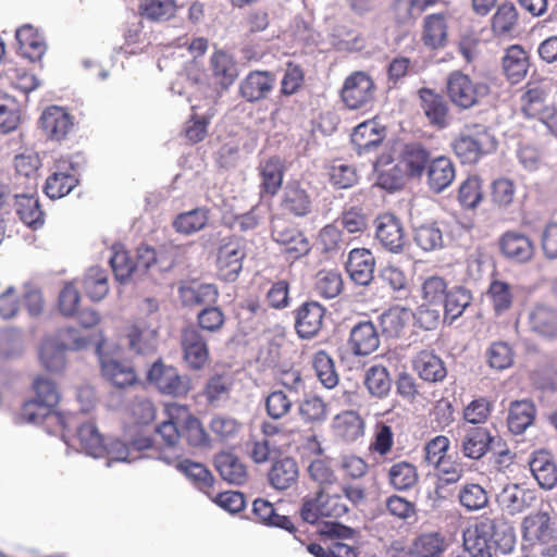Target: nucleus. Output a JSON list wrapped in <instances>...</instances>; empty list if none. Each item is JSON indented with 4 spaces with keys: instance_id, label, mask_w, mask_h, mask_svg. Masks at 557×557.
I'll list each match as a JSON object with an SVG mask.
<instances>
[{
    "instance_id": "a211bd4d",
    "label": "nucleus",
    "mask_w": 557,
    "mask_h": 557,
    "mask_svg": "<svg viewBox=\"0 0 557 557\" xmlns=\"http://www.w3.org/2000/svg\"><path fill=\"white\" fill-rule=\"evenodd\" d=\"M275 85V77L268 71H251L239 83L238 92L253 103L268 97Z\"/></svg>"
},
{
    "instance_id": "0e129e2a",
    "label": "nucleus",
    "mask_w": 557,
    "mask_h": 557,
    "mask_svg": "<svg viewBox=\"0 0 557 557\" xmlns=\"http://www.w3.org/2000/svg\"><path fill=\"white\" fill-rule=\"evenodd\" d=\"M459 502L468 511L483 509L488 504V494L480 484L467 483L458 494Z\"/></svg>"
},
{
    "instance_id": "4468645a",
    "label": "nucleus",
    "mask_w": 557,
    "mask_h": 557,
    "mask_svg": "<svg viewBox=\"0 0 557 557\" xmlns=\"http://www.w3.org/2000/svg\"><path fill=\"white\" fill-rule=\"evenodd\" d=\"M325 308L317 301H306L295 311V330L302 339H309L320 332Z\"/></svg>"
},
{
    "instance_id": "c03bdc74",
    "label": "nucleus",
    "mask_w": 557,
    "mask_h": 557,
    "mask_svg": "<svg viewBox=\"0 0 557 557\" xmlns=\"http://www.w3.org/2000/svg\"><path fill=\"white\" fill-rule=\"evenodd\" d=\"M420 98L422 101V109L431 124L444 128L447 126V104L445 100L434 94L431 89H421Z\"/></svg>"
},
{
    "instance_id": "774afa93",
    "label": "nucleus",
    "mask_w": 557,
    "mask_h": 557,
    "mask_svg": "<svg viewBox=\"0 0 557 557\" xmlns=\"http://www.w3.org/2000/svg\"><path fill=\"white\" fill-rule=\"evenodd\" d=\"M264 408L272 420H282L292 411L293 400L284 391L276 389L264 398Z\"/></svg>"
},
{
    "instance_id": "a19ab883",
    "label": "nucleus",
    "mask_w": 557,
    "mask_h": 557,
    "mask_svg": "<svg viewBox=\"0 0 557 557\" xmlns=\"http://www.w3.org/2000/svg\"><path fill=\"white\" fill-rule=\"evenodd\" d=\"M536 409L532 401L515 400L508 409L507 424L513 434H522L534 421Z\"/></svg>"
},
{
    "instance_id": "bb28decb",
    "label": "nucleus",
    "mask_w": 557,
    "mask_h": 557,
    "mask_svg": "<svg viewBox=\"0 0 557 557\" xmlns=\"http://www.w3.org/2000/svg\"><path fill=\"white\" fill-rule=\"evenodd\" d=\"M210 70L214 83L223 90H227L239 75L236 61L223 50H216L210 57Z\"/></svg>"
},
{
    "instance_id": "39448f33",
    "label": "nucleus",
    "mask_w": 557,
    "mask_h": 557,
    "mask_svg": "<svg viewBox=\"0 0 557 557\" xmlns=\"http://www.w3.org/2000/svg\"><path fill=\"white\" fill-rule=\"evenodd\" d=\"M147 377L160 393L173 397L185 396L191 388V381L188 375H181L175 368L166 367L160 361L152 364Z\"/></svg>"
},
{
    "instance_id": "393cba45",
    "label": "nucleus",
    "mask_w": 557,
    "mask_h": 557,
    "mask_svg": "<svg viewBox=\"0 0 557 557\" xmlns=\"http://www.w3.org/2000/svg\"><path fill=\"white\" fill-rule=\"evenodd\" d=\"M499 247L503 255L515 262L524 263L531 260L534 253V246L531 239L516 231H509L503 234L499 240Z\"/></svg>"
},
{
    "instance_id": "49530a36",
    "label": "nucleus",
    "mask_w": 557,
    "mask_h": 557,
    "mask_svg": "<svg viewBox=\"0 0 557 557\" xmlns=\"http://www.w3.org/2000/svg\"><path fill=\"white\" fill-rule=\"evenodd\" d=\"M531 329L540 335L553 337L557 334V312L546 306H536L529 314Z\"/></svg>"
},
{
    "instance_id": "1a4fd4ad",
    "label": "nucleus",
    "mask_w": 557,
    "mask_h": 557,
    "mask_svg": "<svg viewBox=\"0 0 557 557\" xmlns=\"http://www.w3.org/2000/svg\"><path fill=\"white\" fill-rule=\"evenodd\" d=\"M375 239L392 253H401L406 246V235L400 219L391 213L379 215L375 221Z\"/></svg>"
},
{
    "instance_id": "aec40b11",
    "label": "nucleus",
    "mask_w": 557,
    "mask_h": 557,
    "mask_svg": "<svg viewBox=\"0 0 557 557\" xmlns=\"http://www.w3.org/2000/svg\"><path fill=\"white\" fill-rule=\"evenodd\" d=\"M492 524L481 520L463 533L465 550L473 557H492L496 552L491 543Z\"/></svg>"
},
{
    "instance_id": "b1692460",
    "label": "nucleus",
    "mask_w": 557,
    "mask_h": 557,
    "mask_svg": "<svg viewBox=\"0 0 557 557\" xmlns=\"http://www.w3.org/2000/svg\"><path fill=\"white\" fill-rule=\"evenodd\" d=\"M421 40L431 49H442L448 41V23L445 13L429 14L423 18Z\"/></svg>"
},
{
    "instance_id": "473e14b6",
    "label": "nucleus",
    "mask_w": 557,
    "mask_h": 557,
    "mask_svg": "<svg viewBox=\"0 0 557 557\" xmlns=\"http://www.w3.org/2000/svg\"><path fill=\"white\" fill-rule=\"evenodd\" d=\"M253 520L267 527H275L288 531L294 534L296 528L290 518L284 515H278L273 506L267 499L257 498L252 503Z\"/></svg>"
},
{
    "instance_id": "de8ad7c7",
    "label": "nucleus",
    "mask_w": 557,
    "mask_h": 557,
    "mask_svg": "<svg viewBox=\"0 0 557 557\" xmlns=\"http://www.w3.org/2000/svg\"><path fill=\"white\" fill-rule=\"evenodd\" d=\"M530 470L537 483L546 490L553 488L557 483V469L545 453H539L530 461Z\"/></svg>"
},
{
    "instance_id": "338daca9",
    "label": "nucleus",
    "mask_w": 557,
    "mask_h": 557,
    "mask_svg": "<svg viewBox=\"0 0 557 557\" xmlns=\"http://www.w3.org/2000/svg\"><path fill=\"white\" fill-rule=\"evenodd\" d=\"M458 200L466 209L476 208L483 200L482 181L472 175L465 180L458 190Z\"/></svg>"
},
{
    "instance_id": "dca6fc26",
    "label": "nucleus",
    "mask_w": 557,
    "mask_h": 557,
    "mask_svg": "<svg viewBox=\"0 0 557 557\" xmlns=\"http://www.w3.org/2000/svg\"><path fill=\"white\" fill-rule=\"evenodd\" d=\"M177 423L182 424L181 443L185 442L188 446L194 448H209L210 436L206 432L200 420L195 417L187 406L183 405V409H178L174 416Z\"/></svg>"
},
{
    "instance_id": "09e8293b",
    "label": "nucleus",
    "mask_w": 557,
    "mask_h": 557,
    "mask_svg": "<svg viewBox=\"0 0 557 557\" xmlns=\"http://www.w3.org/2000/svg\"><path fill=\"white\" fill-rule=\"evenodd\" d=\"M334 428L337 434L347 442H355L363 435V420L352 410L336 416Z\"/></svg>"
},
{
    "instance_id": "f3484780",
    "label": "nucleus",
    "mask_w": 557,
    "mask_h": 557,
    "mask_svg": "<svg viewBox=\"0 0 557 557\" xmlns=\"http://www.w3.org/2000/svg\"><path fill=\"white\" fill-rule=\"evenodd\" d=\"M374 172L376 185L388 191L400 189L408 176L400 162L395 161L388 153H384L376 159Z\"/></svg>"
},
{
    "instance_id": "a878e982",
    "label": "nucleus",
    "mask_w": 557,
    "mask_h": 557,
    "mask_svg": "<svg viewBox=\"0 0 557 557\" xmlns=\"http://www.w3.org/2000/svg\"><path fill=\"white\" fill-rule=\"evenodd\" d=\"M431 152L419 143H410L404 146L400 152V164L410 178H421L430 162Z\"/></svg>"
},
{
    "instance_id": "e433bc0d",
    "label": "nucleus",
    "mask_w": 557,
    "mask_h": 557,
    "mask_svg": "<svg viewBox=\"0 0 557 557\" xmlns=\"http://www.w3.org/2000/svg\"><path fill=\"white\" fill-rule=\"evenodd\" d=\"M214 466L221 478L235 485L244 484L248 478L245 463L231 453H220L214 458Z\"/></svg>"
},
{
    "instance_id": "69168bd1",
    "label": "nucleus",
    "mask_w": 557,
    "mask_h": 557,
    "mask_svg": "<svg viewBox=\"0 0 557 557\" xmlns=\"http://www.w3.org/2000/svg\"><path fill=\"white\" fill-rule=\"evenodd\" d=\"M136 274H144L151 269L166 271L172 267L171 261H164L157 251L147 245H141L137 249L136 256Z\"/></svg>"
},
{
    "instance_id": "603ef678",
    "label": "nucleus",
    "mask_w": 557,
    "mask_h": 557,
    "mask_svg": "<svg viewBox=\"0 0 557 557\" xmlns=\"http://www.w3.org/2000/svg\"><path fill=\"white\" fill-rule=\"evenodd\" d=\"M419 475L417 468L407 461H399L388 469V482L397 491H408L416 485Z\"/></svg>"
},
{
    "instance_id": "72a5a7b5",
    "label": "nucleus",
    "mask_w": 557,
    "mask_h": 557,
    "mask_svg": "<svg viewBox=\"0 0 557 557\" xmlns=\"http://www.w3.org/2000/svg\"><path fill=\"white\" fill-rule=\"evenodd\" d=\"M523 536L530 543H548L554 536L550 517L546 512L529 515L522 522Z\"/></svg>"
},
{
    "instance_id": "13d9d810",
    "label": "nucleus",
    "mask_w": 557,
    "mask_h": 557,
    "mask_svg": "<svg viewBox=\"0 0 557 557\" xmlns=\"http://www.w3.org/2000/svg\"><path fill=\"white\" fill-rule=\"evenodd\" d=\"M208 222V211L197 208L180 213L173 221V227L177 233L190 235L202 230Z\"/></svg>"
},
{
    "instance_id": "4be33fe9",
    "label": "nucleus",
    "mask_w": 557,
    "mask_h": 557,
    "mask_svg": "<svg viewBox=\"0 0 557 557\" xmlns=\"http://www.w3.org/2000/svg\"><path fill=\"white\" fill-rule=\"evenodd\" d=\"M426 185L434 194L446 190L456 178L454 162L444 156L433 158L425 171Z\"/></svg>"
},
{
    "instance_id": "6e6d98bb",
    "label": "nucleus",
    "mask_w": 557,
    "mask_h": 557,
    "mask_svg": "<svg viewBox=\"0 0 557 557\" xmlns=\"http://www.w3.org/2000/svg\"><path fill=\"white\" fill-rule=\"evenodd\" d=\"M176 469L184 473V475L191 481L197 488L209 495L207 490L213 485L214 479L211 472L202 463L184 459L176 463Z\"/></svg>"
},
{
    "instance_id": "ea45409f",
    "label": "nucleus",
    "mask_w": 557,
    "mask_h": 557,
    "mask_svg": "<svg viewBox=\"0 0 557 557\" xmlns=\"http://www.w3.org/2000/svg\"><path fill=\"white\" fill-rule=\"evenodd\" d=\"M298 466L295 459L285 457L273 462L269 471V482L275 490L289 488L298 480Z\"/></svg>"
},
{
    "instance_id": "a18cd8bd",
    "label": "nucleus",
    "mask_w": 557,
    "mask_h": 557,
    "mask_svg": "<svg viewBox=\"0 0 557 557\" xmlns=\"http://www.w3.org/2000/svg\"><path fill=\"white\" fill-rule=\"evenodd\" d=\"M180 297L184 305H206L210 306L218 300V287L213 284H187L178 289Z\"/></svg>"
},
{
    "instance_id": "5fc2aeb1",
    "label": "nucleus",
    "mask_w": 557,
    "mask_h": 557,
    "mask_svg": "<svg viewBox=\"0 0 557 557\" xmlns=\"http://www.w3.org/2000/svg\"><path fill=\"white\" fill-rule=\"evenodd\" d=\"M518 12L513 3L498 5L492 17V30L496 36H509L517 27Z\"/></svg>"
},
{
    "instance_id": "e2e57ef3",
    "label": "nucleus",
    "mask_w": 557,
    "mask_h": 557,
    "mask_svg": "<svg viewBox=\"0 0 557 557\" xmlns=\"http://www.w3.org/2000/svg\"><path fill=\"white\" fill-rule=\"evenodd\" d=\"M312 366L315 374L325 388H333L338 384V374L335 371L333 359L324 350L313 356Z\"/></svg>"
},
{
    "instance_id": "423d86ee",
    "label": "nucleus",
    "mask_w": 557,
    "mask_h": 557,
    "mask_svg": "<svg viewBox=\"0 0 557 557\" xmlns=\"http://www.w3.org/2000/svg\"><path fill=\"white\" fill-rule=\"evenodd\" d=\"M500 446L502 440L492 436L490 431L482 426L468 429L461 441L462 454L474 460L482 458L488 450H493L499 457L509 456V450H503Z\"/></svg>"
},
{
    "instance_id": "f257e3e1",
    "label": "nucleus",
    "mask_w": 557,
    "mask_h": 557,
    "mask_svg": "<svg viewBox=\"0 0 557 557\" xmlns=\"http://www.w3.org/2000/svg\"><path fill=\"white\" fill-rule=\"evenodd\" d=\"M81 450L95 459L106 458V467L110 468L115 461L132 458L129 447L117 437H103L98 426L91 422L82 423L76 433Z\"/></svg>"
},
{
    "instance_id": "79ce46f5",
    "label": "nucleus",
    "mask_w": 557,
    "mask_h": 557,
    "mask_svg": "<svg viewBox=\"0 0 557 557\" xmlns=\"http://www.w3.org/2000/svg\"><path fill=\"white\" fill-rule=\"evenodd\" d=\"M413 242L425 252L444 248L443 231L436 222H425L413 226Z\"/></svg>"
},
{
    "instance_id": "3c124183",
    "label": "nucleus",
    "mask_w": 557,
    "mask_h": 557,
    "mask_svg": "<svg viewBox=\"0 0 557 557\" xmlns=\"http://www.w3.org/2000/svg\"><path fill=\"white\" fill-rule=\"evenodd\" d=\"M178 409H183V405L175 403L166 405V419L157 428V433L160 434L164 444L169 448L174 449L181 443L182 424H178L174 419V416L177 413Z\"/></svg>"
},
{
    "instance_id": "412c9836",
    "label": "nucleus",
    "mask_w": 557,
    "mask_h": 557,
    "mask_svg": "<svg viewBox=\"0 0 557 557\" xmlns=\"http://www.w3.org/2000/svg\"><path fill=\"white\" fill-rule=\"evenodd\" d=\"M375 259L367 248L350 250L346 261V271L358 285L367 286L373 280Z\"/></svg>"
},
{
    "instance_id": "ddd939ff",
    "label": "nucleus",
    "mask_w": 557,
    "mask_h": 557,
    "mask_svg": "<svg viewBox=\"0 0 557 557\" xmlns=\"http://www.w3.org/2000/svg\"><path fill=\"white\" fill-rule=\"evenodd\" d=\"M103 377L117 388H126L137 382L134 369L120 360L106 355L102 351V344L96 348Z\"/></svg>"
},
{
    "instance_id": "680f3d73",
    "label": "nucleus",
    "mask_w": 557,
    "mask_h": 557,
    "mask_svg": "<svg viewBox=\"0 0 557 557\" xmlns=\"http://www.w3.org/2000/svg\"><path fill=\"white\" fill-rule=\"evenodd\" d=\"M343 290V278L337 271H320L314 283V293L325 299L337 297Z\"/></svg>"
},
{
    "instance_id": "c85d7f7f",
    "label": "nucleus",
    "mask_w": 557,
    "mask_h": 557,
    "mask_svg": "<svg viewBox=\"0 0 557 557\" xmlns=\"http://www.w3.org/2000/svg\"><path fill=\"white\" fill-rule=\"evenodd\" d=\"M40 125L48 137L54 140H61L72 128L73 121L65 109L51 106L42 112Z\"/></svg>"
},
{
    "instance_id": "5701e85b",
    "label": "nucleus",
    "mask_w": 557,
    "mask_h": 557,
    "mask_svg": "<svg viewBox=\"0 0 557 557\" xmlns=\"http://www.w3.org/2000/svg\"><path fill=\"white\" fill-rule=\"evenodd\" d=\"M348 344L356 356H369L379 348L380 335L371 321H362L351 329Z\"/></svg>"
},
{
    "instance_id": "58836bf2",
    "label": "nucleus",
    "mask_w": 557,
    "mask_h": 557,
    "mask_svg": "<svg viewBox=\"0 0 557 557\" xmlns=\"http://www.w3.org/2000/svg\"><path fill=\"white\" fill-rule=\"evenodd\" d=\"M14 199L21 221L34 230L40 228L45 223V215L38 198L34 194H15Z\"/></svg>"
},
{
    "instance_id": "f704fd0d",
    "label": "nucleus",
    "mask_w": 557,
    "mask_h": 557,
    "mask_svg": "<svg viewBox=\"0 0 557 557\" xmlns=\"http://www.w3.org/2000/svg\"><path fill=\"white\" fill-rule=\"evenodd\" d=\"M532 496L518 484H507L496 496L498 506L510 516L525 510L530 506Z\"/></svg>"
},
{
    "instance_id": "f8f14e48",
    "label": "nucleus",
    "mask_w": 557,
    "mask_h": 557,
    "mask_svg": "<svg viewBox=\"0 0 557 557\" xmlns=\"http://www.w3.org/2000/svg\"><path fill=\"white\" fill-rule=\"evenodd\" d=\"M183 360L190 370H201L209 361V348L205 336L195 327L183 331L181 337Z\"/></svg>"
},
{
    "instance_id": "9b49d317",
    "label": "nucleus",
    "mask_w": 557,
    "mask_h": 557,
    "mask_svg": "<svg viewBox=\"0 0 557 557\" xmlns=\"http://www.w3.org/2000/svg\"><path fill=\"white\" fill-rule=\"evenodd\" d=\"M159 324L154 317L138 320L128 327L126 338L131 351L149 355L157 350Z\"/></svg>"
},
{
    "instance_id": "4c0bfd02",
    "label": "nucleus",
    "mask_w": 557,
    "mask_h": 557,
    "mask_svg": "<svg viewBox=\"0 0 557 557\" xmlns=\"http://www.w3.org/2000/svg\"><path fill=\"white\" fill-rule=\"evenodd\" d=\"M284 173V162L277 157H272L260 162L259 175L261 178V193L274 196L282 186Z\"/></svg>"
},
{
    "instance_id": "f03ea898",
    "label": "nucleus",
    "mask_w": 557,
    "mask_h": 557,
    "mask_svg": "<svg viewBox=\"0 0 557 557\" xmlns=\"http://www.w3.org/2000/svg\"><path fill=\"white\" fill-rule=\"evenodd\" d=\"M88 341L73 327L59 331L58 338H47L39 350L42 367L51 372H59L65 366V350H79L87 346Z\"/></svg>"
},
{
    "instance_id": "20e7f679",
    "label": "nucleus",
    "mask_w": 557,
    "mask_h": 557,
    "mask_svg": "<svg viewBox=\"0 0 557 557\" xmlns=\"http://www.w3.org/2000/svg\"><path fill=\"white\" fill-rule=\"evenodd\" d=\"M375 85L364 72H355L344 82L341 96L346 108L368 110L374 100Z\"/></svg>"
},
{
    "instance_id": "37998d69",
    "label": "nucleus",
    "mask_w": 557,
    "mask_h": 557,
    "mask_svg": "<svg viewBox=\"0 0 557 557\" xmlns=\"http://www.w3.org/2000/svg\"><path fill=\"white\" fill-rule=\"evenodd\" d=\"M472 301L471 292L460 285H455L448 289L443 301L444 318L453 323L460 318Z\"/></svg>"
},
{
    "instance_id": "c756f323",
    "label": "nucleus",
    "mask_w": 557,
    "mask_h": 557,
    "mask_svg": "<svg viewBox=\"0 0 557 557\" xmlns=\"http://www.w3.org/2000/svg\"><path fill=\"white\" fill-rule=\"evenodd\" d=\"M385 137L383 127L374 121H367L354 128L351 144L359 153H368L376 149Z\"/></svg>"
},
{
    "instance_id": "7c9ffc66",
    "label": "nucleus",
    "mask_w": 557,
    "mask_h": 557,
    "mask_svg": "<svg viewBox=\"0 0 557 557\" xmlns=\"http://www.w3.org/2000/svg\"><path fill=\"white\" fill-rule=\"evenodd\" d=\"M413 368L426 382H442L447 375L444 361L434 351L422 350L413 358Z\"/></svg>"
},
{
    "instance_id": "4d7b16f0",
    "label": "nucleus",
    "mask_w": 557,
    "mask_h": 557,
    "mask_svg": "<svg viewBox=\"0 0 557 557\" xmlns=\"http://www.w3.org/2000/svg\"><path fill=\"white\" fill-rule=\"evenodd\" d=\"M492 524L491 543L495 552L508 554L512 550L515 544L513 528L502 519H484Z\"/></svg>"
},
{
    "instance_id": "052dcab7",
    "label": "nucleus",
    "mask_w": 557,
    "mask_h": 557,
    "mask_svg": "<svg viewBox=\"0 0 557 557\" xmlns=\"http://www.w3.org/2000/svg\"><path fill=\"white\" fill-rule=\"evenodd\" d=\"M298 412L305 423L322 422L327 416L326 404L320 396L308 394L299 401Z\"/></svg>"
},
{
    "instance_id": "7ed1b4c3",
    "label": "nucleus",
    "mask_w": 557,
    "mask_h": 557,
    "mask_svg": "<svg viewBox=\"0 0 557 557\" xmlns=\"http://www.w3.org/2000/svg\"><path fill=\"white\" fill-rule=\"evenodd\" d=\"M447 95L450 101L460 109H470L488 94V86L473 82L461 71L451 72L446 82Z\"/></svg>"
},
{
    "instance_id": "bf43d9fd",
    "label": "nucleus",
    "mask_w": 557,
    "mask_h": 557,
    "mask_svg": "<svg viewBox=\"0 0 557 557\" xmlns=\"http://www.w3.org/2000/svg\"><path fill=\"white\" fill-rule=\"evenodd\" d=\"M364 384L372 396L383 398L391 391L392 380L386 368L372 366L366 371Z\"/></svg>"
},
{
    "instance_id": "cd10ccee",
    "label": "nucleus",
    "mask_w": 557,
    "mask_h": 557,
    "mask_svg": "<svg viewBox=\"0 0 557 557\" xmlns=\"http://www.w3.org/2000/svg\"><path fill=\"white\" fill-rule=\"evenodd\" d=\"M281 207L296 218H304L312 211V199L299 183L293 182L284 188Z\"/></svg>"
},
{
    "instance_id": "9d476101",
    "label": "nucleus",
    "mask_w": 557,
    "mask_h": 557,
    "mask_svg": "<svg viewBox=\"0 0 557 557\" xmlns=\"http://www.w3.org/2000/svg\"><path fill=\"white\" fill-rule=\"evenodd\" d=\"M494 148V141L488 133H462L453 143V149L462 163L472 164Z\"/></svg>"
},
{
    "instance_id": "2f4dec72",
    "label": "nucleus",
    "mask_w": 557,
    "mask_h": 557,
    "mask_svg": "<svg viewBox=\"0 0 557 557\" xmlns=\"http://www.w3.org/2000/svg\"><path fill=\"white\" fill-rule=\"evenodd\" d=\"M504 74L511 84L521 82L529 70V57L519 45H512L505 50L502 59Z\"/></svg>"
},
{
    "instance_id": "6ab92c4d",
    "label": "nucleus",
    "mask_w": 557,
    "mask_h": 557,
    "mask_svg": "<svg viewBox=\"0 0 557 557\" xmlns=\"http://www.w3.org/2000/svg\"><path fill=\"white\" fill-rule=\"evenodd\" d=\"M245 251L239 242L228 239L221 244L218 251L219 274L224 281H235L242 271Z\"/></svg>"
},
{
    "instance_id": "c9c22d12",
    "label": "nucleus",
    "mask_w": 557,
    "mask_h": 557,
    "mask_svg": "<svg viewBox=\"0 0 557 557\" xmlns=\"http://www.w3.org/2000/svg\"><path fill=\"white\" fill-rule=\"evenodd\" d=\"M20 53L30 61H38L46 52V44L32 25H23L15 30Z\"/></svg>"
},
{
    "instance_id": "6e6552de",
    "label": "nucleus",
    "mask_w": 557,
    "mask_h": 557,
    "mask_svg": "<svg viewBox=\"0 0 557 557\" xmlns=\"http://www.w3.org/2000/svg\"><path fill=\"white\" fill-rule=\"evenodd\" d=\"M271 235L276 244L284 247V252L292 260H297L310 251L308 238L297 228L286 225L280 218L272 220Z\"/></svg>"
},
{
    "instance_id": "864d4df0",
    "label": "nucleus",
    "mask_w": 557,
    "mask_h": 557,
    "mask_svg": "<svg viewBox=\"0 0 557 557\" xmlns=\"http://www.w3.org/2000/svg\"><path fill=\"white\" fill-rule=\"evenodd\" d=\"M446 547V539L438 532L423 533L413 542V552L418 557H442Z\"/></svg>"
},
{
    "instance_id": "0eeeda50",
    "label": "nucleus",
    "mask_w": 557,
    "mask_h": 557,
    "mask_svg": "<svg viewBox=\"0 0 557 557\" xmlns=\"http://www.w3.org/2000/svg\"><path fill=\"white\" fill-rule=\"evenodd\" d=\"M35 397L26 401L20 413L23 421H35L37 411L47 410L48 407H55L60 400V394L55 384L44 376H39L33 384Z\"/></svg>"
},
{
    "instance_id": "8fccbe9b",
    "label": "nucleus",
    "mask_w": 557,
    "mask_h": 557,
    "mask_svg": "<svg viewBox=\"0 0 557 557\" xmlns=\"http://www.w3.org/2000/svg\"><path fill=\"white\" fill-rule=\"evenodd\" d=\"M83 286L86 295L92 301L103 299L109 292L107 271L100 267H90L85 273Z\"/></svg>"
},
{
    "instance_id": "2eb2a0df",
    "label": "nucleus",
    "mask_w": 557,
    "mask_h": 557,
    "mask_svg": "<svg viewBox=\"0 0 557 557\" xmlns=\"http://www.w3.org/2000/svg\"><path fill=\"white\" fill-rule=\"evenodd\" d=\"M77 184L74 164L62 159L55 164V171L46 180L45 193L51 199H59L69 195Z\"/></svg>"
}]
</instances>
